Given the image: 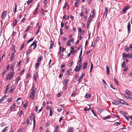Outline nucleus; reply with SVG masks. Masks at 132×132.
<instances>
[{
  "mask_svg": "<svg viewBox=\"0 0 132 132\" xmlns=\"http://www.w3.org/2000/svg\"><path fill=\"white\" fill-rule=\"evenodd\" d=\"M111 117V116H107L103 118V120L109 119Z\"/></svg>",
  "mask_w": 132,
  "mask_h": 132,
  "instance_id": "obj_16",
  "label": "nucleus"
},
{
  "mask_svg": "<svg viewBox=\"0 0 132 132\" xmlns=\"http://www.w3.org/2000/svg\"><path fill=\"white\" fill-rule=\"evenodd\" d=\"M73 128L72 127H70L68 129L67 132H73Z\"/></svg>",
  "mask_w": 132,
  "mask_h": 132,
  "instance_id": "obj_19",
  "label": "nucleus"
},
{
  "mask_svg": "<svg viewBox=\"0 0 132 132\" xmlns=\"http://www.w3.org/2000/svg\"><path fill=\"white\" fill-rule=\"evenodd\" d=\"M38 77V75L36 72H35L34 73V78L36 81L37 80V78Z\"/></svg>",
  "mask_w": 132,
  "mask_h": 132,
  "instance_id": "obj_9",
  "label": "nucleus"
},
{
  "mask_svg": "<svg viewBox=\"0 0 132 132\" xmlns=\"http://www.w3.org/2000/svg\"><path fill=\"white\" fill-rule=\"evenodd\" d=\"M25 70L24 69H23L22 71L21 72V73L20 74V75H22L23 74V73L25 71Z\"/></svg>",
  "mask_w": 132,
  "mask_h": 132,
  "instance_id": "obj_58",
  "label": "nucleus"
},
{
  "mask_svg": "<svg viewBox=\"0 0 132 132\" xmlns=\"http://www.w3.org/2000/svg\"><path fill=\"white\" fill-rule=\"evenodd\" d=\"M21 99V98H18L17 100L16 101V102L19 105H20V102H20L19 101Z\"/></svg>",
  "mask_w": 132,
  "mask_h": 132,
  "instance_id": "obj_27",
  "label": "nucleus"
},
{
  "mask_svg": "<svg viewBox=\"0 0 132 132\" xmlns=\"http://www.w3.org/2000/svg\"><path fill=\"white\" fill-rule=\"evenodd\" d=\"M24 45H25L24 43H23V44H22V46H21V48L20 49V51H21L22 50L23 48L24 47Z\"/></svg>",
  "mask_w": 132,
  "mask_h": 132,
  "instance_id": "obj_36",
  "label": "nucleus"
},
{
  "mask_svg": "<svg viewBox=\"0 0 132 132\" xmlns=\"http://www.w3.org/2000/svg\"><path fill=\"white\" fill-rule=\"evenodd\" d=\"M7 11H4L2 13L1 15V18L3 20H5V19L7 16Z\"/></svg>",
  "mask_w": 132,
  "mask_h": 132,
  "instance_id": "obj_2",
  "label": "nucleus"
},
{
  "mask_svg": "<svg viewBox=\"0 0 132 132\" xmlns=\"http://www.w3.org/2000/svg\"><path fill=\"white\" fill-rule=\"evenodd\" d=\"M28 105V102L27 101H26L25 102L24 104V107L25 108H26Z\"/></svg>",
  "mask_w": 132,
  "mask_h": 132,
  "instance_id": "obj_33",
  "label": "nucleus"
},
{
  "mask_svg": "<svg viewBox=\"0 0 132 132\" xmlns=\"http://www.w3.org/2000/svg\"><path fill=\"white\" fill-rule=\"evenodd\" d=\"M8 127H6L1 132H6L7 131L6 129Z\"/></svg>",
  "mask_w": 132,
  "mask_h": 132,
  "instance_id": "obj_34",
  "label": "nucleus"
},
{
  "mask_svg": "<svg viewBox=\"0 0 132 132\" xmlns=\"http://www.w3.org/2000/svg\"><path fill=\"white\" fill-rule=\"evenodd\" d=\"M119 103H121V104H123L125 103V101L122 100H121L120 101Z\"/></svg>",
  "mask_w": 132,
  "mask_h": 132,
  "instance_id": "obj_35",
  "label": "nucleus"
},
{
  "mask_svg": "<svg viewBox=\"0 0 132 132\" xmlns=\"http://www.w3.org/2000/svg\"><path fill=\"white\" fill-rule=\"evenodd\" d=\"M92 50L90 49L89 51H88L86 53V54L87 55L88 54L92 52Z\"/></svg>",
  "mask_w": 132,
  "mask_h": 132,
  "instance_id": "obj_45",
  "label": "nucleus"
},
{
  "mask_svg": "<svg viewBox=\"0 0 132 132\" xmlns=\"http://www.w3.org/2000/svg\"><path fill=\"white\" fill-rule=\"evenodd\" d=\"M38 10V9L37 8H36L35 9V10L33 12V14H36L37 13Z\"/></svg>",
  "mask_w": 132,
  "mask_h": 132,
  "instance_id": "obj_29",
  "label": "nucleus"
},
{
  "mask_svg": "<svg viewBox=\"0 0 132 132\" xmlns=\"http://www.w3.org/2000/svg\"><path fill=\"white\" fill-rule=\"evenodd\" d=\"M38 105H36V107H35V109H36V112H37V111H38Z\"/></svg>",
  "mask_w": 132,
  "mask_h": 132,
  "instance_id": "obj_56",
  "label": "nucleus"
},
{
  "mask_svg": "<svg viewBox=\"0 0 132 132\" xmlns=\"http://www.w3.org/2000/svg\"><path fill=\"white\" fill-rule=\"evenodd\" d=\"M17 23V21L16 20H15L14 21V22L13 24V26L14 27L16 24Z\"/></svg>",
  "mask_w": 132,
  "mask_h": 132,
  "instance_id": "obj_32",
  "label": "nucleus"
},
{
  "mask_svg": "<svg viewBox=\"0 0 132 132\" xmlns=\"http://www.w3.org/2000/svg\"><path fill=\"white\" fill-rule=\"evenodd\" d=\"M65 27L66 29H67V30H68L69 29V26L66 24H65Z\"/></svg>",
  "mask_w": 132,
  "mask_h": 132,
  "instance_id": "obj_52",
  "label": "nucleus"
},
{
  "mask_svg": "<svg viewBox=\"0 0 132 132\" xmlns=\"http://www.w3.org/2000/svg\"><path fill=\"white\" fill-rule=\"evenodd\" d=\"M16 105V103H14L13 105L11 106V107L10 108V110H12L13 109L15 108V106Z\"/></svg>",
  "mask_w": 132,
  "mask_h": 132,
  "instance_id": "obj_20",
  "label": "nucleus"
},
{
  "mask_svg": "<svg viewBox=\"0 0 132 132\" xmlns=\"http://www.w3.org/2000/svg\"><path fill=\"white\" fill-rule=\"evenodd\" d=\"M64 23L62 22L61 23V28H63L64 26Z\"/></svg>",
  "mask_w": 132,
  "mask_h": 132,
  "instance_id": "obj_57",
  "label": "nucleus"
},
{
  "mask_svg": "<svg viewBox=\"0 0 132 132\" xmlns=\"http://www.w3.org/2000/svg\"><path fill=\"white\" fill-rule=\"evenodd\" d=\"M114 81L116 83V84H117V85H118V81L116 79L115 77H114Z\"/></svg>",
  "mask_w": 132,
  "mask_h": 132,
  "instance_id": "obj_51",
  "label": "nucleus"
},
{
  "mask_svg": "<svg viewBox=\"0 0 132 132\" xmlns=\"http://www.w3.org/2000/svg\"><path fill=\"white\" fill-rule=\"evenodd\" d=\"M30 121L28 117L27 118V121H26V123L28 124V125L29 124V121Z\"/></svg>",
  "mask_w": 132,
  "mask_h": 132,
  "instance_id": "obj_47",
  "label": "nucleus"
},
{
  "mask_svg": "<svg viewBox=\"0 0 132 132\" xmlns=\"http://www.w3.org/2000/svg\"><path fill=\"white\" fill-rule=\"evenodd\" d=\"M76 92H73L71 94V96L72 97L74 95H75L76 94Z\"/></svg>",
  "mask_w": 132,
  "mask_h": 132,
  "instance_id": "obj_61",
  "label": "nucleus"
},
{
  "mask_svg": "<svg viewBox=\"0 0 132 132\" xmlns=\"http://www.w3.org/2000/svg\"><path fill=\"white\" fill-rule=\"evenodd\" d=\"M20 79V78L19 77H18L16 79V81L17 83V84H18Z\"/></svg>",
  "mask_w": 132,
  "mask_h": 132,
  "instance_id": "obj_43",
  "label": "nucleus"
},
{
  "mask_svg": "<svg viewBox=\"0 0 132 132\" xmlns=\"http://www.w3.org/2000/svg\"><path fill=\"white\" fill-rule=\"evenodd\" d=\"M94 17V16L93 15H90L89 18V19H90V20H92Z\"/></svg>",
  "mask_w": 132,
  "mask_h": 132,
  "instance_id": "obj_38",
  "label": "nucleus"
},
{
  "mask_svg": "<svg viewBox=\"0 0 132 132\" xmlns=\"http://www.w3.org/2000/svg\"><path fill=\"white\" fill-rule=\"evenodd\" d=\"M33 120L34 123L33 127L34 128L35 126V116H34L33 117Z\"/></svg>",
  "mask_w": 132,
  "mask_h": 132,
  "instance_id": "obj_26",
  "label": "nucleus"
},
{
  "mask_svg": "<svg viewBox=\"0 0 132 132\" xmlns=\"http://www.w3.org/2000/svg\"><path fill=\"white\" fill-rule=\"evenodd\" d=\"M61 96V93H59L57 94V96L59 97Z\"/></svg>",
  "mask_w": 132,
  "mask_h": 132,
  "instance_id": "obj_63",
  "label": "nucleus"
},
{
  "mask_svg": "<svg viewBox=\"0 0 132 132\" xmlns=\"http://www.w3.org/2000/svg\"><path fill=\"white\" fill-rule=\"evenodd\" d=\"M37 90V89L35 86H33L31 89V92L30 94L29 97L33 100L35 97L36 93Z\"/></svg>",
  "mask_w": 132,
  "mask_h": 132,
  "instance_id": "obj_1",
  "label": "nucleus"
},
{
  "mask_svg": "<svg viewBox=\"0 0 132 132\" xmlns=\"http://www.w3.org/2000/svg\"><path fill=\"white\" fill-rule=\"evenodd\" d=\"M13 75L14 73L13 72H11L9 73L7 76V79L10 80Z\"/></svg>",
  "mask_w": 132,
  "mask_h": 132,
  "instance_id": "obj_6",
  "label": "nucleus"
},
{
  "mask_svg": "<svg viewBox=\"0 0 132 132\" xmlns=\"http://www.w3.org/2000/svg\"><path fill=\"white\" fill-rule=\"evenodd\" d=\"M33 1V0H28L27 2V3L28 4L29 3H32Z\"/></svg>",
  "mask_w": 132,
  "mask_h": 132,
  "instance_id": "obj_44",
  "label": "nucleus"
},
{
  "mask_svg": "<svg viewBox=\"0 0 132 132\" xmlns=\"http://www.w3.org/2000/svg\"><path fill=\"white\" fill-rule=\"evenodd\" d=\"M10 86L9 84H8L6 86V88L5 90V93H7L8 90L9 89Z\"/></svg>",
  "mask_w": 132,
  "mask_h": 132,
  "instance_id": "obj_17",
  "label": "nucleus"
},
{
  "mask_svg": "<svg viewBox=\"0 0 132 132\" xmlns=\"http://www.w3.org/2000/svg\"><path fill=\"white\" fill-rule=\"evenodd\" d=\"M85 75L84 73H82L80 77L79 78L77 81L78 83H79L81 82L82 80L83 79V78L85 76Z\"/></svg>",
  "mask_w": 132,
  "mask_h": 132,
  "instance_id": "obj_4",
  "label": "nucleus"
},
{
  "mask_svg": "<svg viewBox=\"0 0 132 132\" xmlns=\"http://www.w3.org/2000/svg\"><path fill=\"white\" fill-rule=\"evenodd\" d=\"M73 63V61H71L69 64V66H71L72 65Z\"/></svg>",
  "mask_w": 132,
  "mask_h": 132,
  "instance_id": "obj_60",
  "label": "nucleus"
},
{
  "mask_svg": "<svg viewBox=\"0 0 132 132\" xmlns=\"http://www.w3.org/2000/svg\"><path fill=\"white\" fill-rule=\"evenodd\" d=\"M34 37L33 36L32 38H31L27 42V44H28L31 41H32L34 39Z\"/></svg>",
  "mask_w": 132,
  "mask_h": 132,
  "instance_id": "obj_39",
  "label": "nucleus"
},
{
  "mask_svg": "<svg viewBox=\"0 0 132 132\" xmlns=\"http://www.w3.org/2000/svg\"><path fill=\"white\" fill-rule=\"evenodd\" d=\"M63 29L62 28H61L60 30V33L61 35H62L63 34Z\"/></svg>",
  "mask_w": 132,
  "mask_h": 132,
  "instance_id": "obj_42",
  "label": "nucleus"
},
{
  "mask_svg": "<svg viewBox=\"0 0 132 132\" xmlns=\"http://www.w3.org/2000/svg\"><path fill=\"white\" fill-rule=\"evenodd\" d=\"M71 53H72L73 52V50L74 49L75 47L74 46H72L71 47Z\"/></svg>",
  "mask_w": 132,
  "mask_h": 132,
  "instance_id": "obj_40",
  "label": "nucleus"
},
{
  "mask_svg": "<svg viewBox=\"0 0 132 132\" xmlns=\"http://www.w3.org/2000/svg\"><path fill=\"white\" fill-rule=\"evenodd\" d=\"M30 28V26H29L28 27L27 29L25 30V31L26 32Z\"/></svg>",
  "mask_w": 132,
  "mask_h": 132,
  "instance_id": "obj_59",
  "label": "nucleus"
},
{
  "mask_svg": "<svg viewBox=\"0 0 132 132\" xmlns=\"http://www.w3.org/2000/svg\"><path fill=\"white\" fill-rule=\"evenodd\" d=\"M72 70L71 69H70L66 73V75H69L70 74V73L71 72Z\"/></svg>",
  "mask_w": 132,
  "mask_h": 132,
  "instance_id": "obj_24",
  "label": "nucleus"
},
{
  "mask_svg": "<svg viewBox=\"0 0 132 132\" xmlns=\"http://www.w3.org/2000/svg\"><path fill=\"white\" fill-rule=\"evenodd\" d=\"M109 10V8L108 7H106L105 8V11H104L103 17L104 15H105V17H106L107 15L108 11Z\"/></svg>",
  "mask_w": 132,
  "mask_h": 132,
  "instance_id": "obj_8",
  "label": "nucleus"
},
{
  "mask_svg": "<svg viewBox=\"0 0 132 132\" xmlns=\"http://www.w3.org/2000/svg\"><path fill=\"white\" fill-rule=\"evenodd\" d=\"M69 42V41L66 44V45L67 46H70L71 45L70 43Z\"/></svg>",
  "mask_w": 132,
  "mask_h": 132,
  "instance_id": "obj_62",
  "label": "nucleus"
},
{
  "mask_svg": "<svg viewBox=\"0 0 132 132\" xmlns=\"http://www.w3.org/2000/svg\"><path fill=\"white\" fill-rule=\"evenodd\" d=\"M81 62V59H80V60L79 61V62L77 63V64L76 66H81L82 64Z\"/></svg>",
  "mask_w": 132,
  "mask_h": 132,
  "instance_id": "obj_22",
  "label": "nucleus"
},
{
  "mask_svg": "<svg viewBox=\"0 0 132 132\" xmlns=\"http://www.w3.org/2000/svg\"><path fill=\"white\" fill-rule=\"evenodd\" d=\"M129 8V7H124L123 9V11L124 13H126V12Z\"/></svg>",
  "mask_w": 132,
  "mask_h": 132,
  "instance_id": "obj_15",
  "label": "nucleus"
},
{
  "mask_svg": "<svg viewBox=\"0 0 132 132\" xmlns=\"http://www.w3.org/2000/svg\"><path fill=\"white\" fill-rule=\"evenodd\" d=\"M68 80L67 79H65L64 80V82L65 83V88L67 86V84H68Z\"/></svg>",
  "mask_w": 132,
  "mask_h": 132,
  "instance_id": "obj_11",
  "label": "nucleus"
},
{
  "mask_svg": "<svg viewBox=\"0 0 132 132\" xmlns=\"http://www.w3.org/2000/svg\"><path fill=\"white\" fill-rule=\"evenodd\" d=\"M120 122H115L114 123V124L116 126H118L120 125Z\"/></svg>",
  "mask_w": 132,
  "mask_h": 132,
  "instance_id": "obj_50",
  "label": "nucleus"
},
{
  "mask_svg": "<svg viewBox=\"0 0 132 132\" xmlns=\"http://www.w3.org/2000/svg\"><path fill=\"white\" fill-rule=\"evenodd\" d=\"M81 67H76L75 70L76 72H78L81 69Z\"/></svg>",
  "mask_w": 132,
  "mask_h": 132,
  "instance_id": "obj_10",
  "label": "nucleus"
},
{
  "mask_svg": "<svg viewBox=\"0 0 132 132\" xmlns=\"http://www.w3.org/2000/svg\"><path fill=\"white\" fill-rule=\"evenodd\" d=\"M130 27V22H129L128 23L127 26L128 32V34L130 33L131 32Z\"/></svg>",
  "mask_w": 132,
  "mask_h": 132,
  "instance_id": "obj_7",
  "label": "nucleus"
},
{
  "mask_svg": "<svg viewBox=\"0 0 132 132\" xmlns=\"http://www.w3.org/2000/svg\"><path fill=\"white\" fill-rule=\"evenodd\" d=\"M99 39V38L98 36H97L95 40V41L96 42H98Z\"/></svg>",
  "mask_w": 132,
  "mask_h": 132,
  "instance_id": "obj_64",
  "label": "nucleus"
},
{
  "mask_svg": "<svg viewBox=\"0 0 132 132\" xmlns=\"http://www.w3.org/2000/svg\"><path fill=\"white\" fill-rule=\"evenodd\" d=\"M113 103L115 105H118L120 103L119 102H118V101L114 102H113Z\"/></svg>",
  "mask_w": 132,
  "mask_h": 132,
  "instance_id": "obj_37",
  "label": "nucleus"
},
{
  "mask_svg": "<svg viewBox=\"0 0 132 132\" xmlns=\"http://www.w3.org/2000/svg\"><path fill=\"white\" fill-rule=\"evenodd\" d=\"M54 46V44L53 42V41L51 40L50 42V49H52Z\"/></svg>",
  "mask_w": 132,
  "mask_h": 132,
  "instance_id": "obj_12",
  "label": "nucleus"
},
{
  "mask_svg": "<svg viewBox=\"0 0 132 132\" xmlns=\"http://www.w3.org/2000/svg\"><path fill=\"white\" fill-rule=\"evenodd\" d=\"M6 96L5 95L4 96L1 98L0 100V103H1L3 102L4 100L6 98Z\"/></svg>",
  "mask_w": 132,
  "mask_h": 132,
  "instance_id": "obj_18",
  "label": "nucleus"
},
{
  "mask_svg": "<svg viewBox=\"0 0 132 132\" xmlns=\"http://www.w3.org/2000/svg\"><path fill=\"white\" fill-rule=\"evenodd\" d=\"M122 55L123 56H124L126 58H128L129 57V53L128 54H126L124 53H123L122 54Z\"/></svg>",
  "mask_w": 132,
  "mask_h": 132,
  "instance_id": "obj_14",
  "label": "nucleus"
},
{
  "mask_svg": "<svg viewBox=\"0 0 132 132\" xmlns=\"http://www.w3.org/2000/svg\"><path fill=\"white\" fill-rule=\"evenodd\" d=\"M15 85H12L9 90V92L10 93H11L12 92L13 90L15 89Z\"/></svg>",
  "mask_w": 132,
  "mask_h": 132,
  "instance_id": "obj_5",
  "label": "nucleus"
},
{
  "mask_svg": "<svg viewBox=\"0 0 132 132\" xmlns=\"http://www.w3.org/2000/svg\"><path fill=\"white\" fill-rule=\"evenodd\" d=\"M51 108H50V113L49 116H52L53 114V111H52L51 110Z\"/></svg>",
  "mask_w": 132,
  "mask_h": 132,
  "instance_id": "obj_30",
  "label": "nucleus"
},
{
  "mask_svg": "<svg viewBox=\"0 0 132 132\" xmlns=\"http://www.w3.org/2000/svg\"><path fill=\"white\" fill-rule=\"evenodd\" d=\"M123 95L127 99H128L129 98V97L130 96L129 95H126L125 94H124Z\"/></svg>",
  "mask_w": 132,
  "mask_h": 132,
  "instance_id": "obj_54",
  "label": "nucleus"
},
{
  "mask_svg": "<svg viewBox=\"0 0 132 132\" xmlns=\"http://www.w3.org/2000/svg\"><path fill=\"white\" fill-rule=\"evenodd\" d=\"M59 126L58 125H57L55 127V130L54 132H58V131L59 130Z\"/></svg>",
  "mask_w": 132,
  "mask_h": 132,
  "instance_id": "obj_21",
  "label": "nucleus"
},
{
  "mask_svg": "<svg viewBox=\"0 0 132 132\" xmlns=\"http://www.w3.org/2000/svg\"><path fill=\"white\" fill-rule=\"evenodd\" d=\"M16 52V51H14L12 53L11 56L10 58V62H12L13 61L14 58V55Z\"/></svg>",
  "mask_w": 132,
  "mask_h": 132,
  "instance_id": "obj_3",
  "label": "nucleus"
},
{
  "mask_svg": "<svg viewBox=\"0 0 132 132\" xmlns=\"http://www.w3.org/2000/svg\"><path fill=\"white\" fill-rule=\"evenodd\" d=\"M86 98H89L91 97V95L90 94L88 93L86 94Z\"/></svg>",
  "mask_w": 132,
  "mask_h": 132,
  "instance_id": "obj_28",
  "label": "nucleus"
},
{
  "mask_svg": "<svg viewBox=\"0 0 132 132\" xmlns=\"http://www.w3.org/2000/svg\"><path fill=\"white\" fill-rule=\"evenodd\" d=\"M125 50L127 52H128L129 50H130V49H129V48H128L127 46H126L125 47Z\"/></svg>",
  "mask_w": 132,
  "mask_h": 132,
  "instance_id": "obj_41",
  "label": "nucleus"
},
{
  "mask_svg": "<svg viewBox=\"0 0 132 132\" xmlns=\"http://www.w3.org/2000/svg\"><path fill=\"white\" fill-rule=\"evenodd\" d=\"M40 31V29H38L37 31V32L36 33L35 35V36H36L38 33Z\"/></svg>",
  "mask_w": 132,
  "mask_h": 132,
  "instance_id": "obj_55",
  "label": "nucleus"
},
{
  "mask_svg": "<svg viewBox=\"0 0 132 132\" xmlns=\"http://www.w3.org/2000/svg\"><path fill=\"white\" fill-rule=\"evenodd\" d=\"M109 67H106V72L107 73V74L109 75Z\"/></svg>",
  "mask_w": 132,
  "mask_h": 132,
  "instance_id": "obj_31",
  "label": "nucleus"
},
{
  "mask_svg": "<svg viewBox=\"0 0 132 132\" xmlns=\"http://www.w3.org/2000/svg\"><path fill=\"white\" fill-rule=\"evenodd\" d=\"M30 49H28L27 51V52L26 53V55H28L29 54V53L30 52Z\"/></svg>",
  "mask_w": 132,
  "mask_h": 132,
  "instance_id": "obj_53",
  "label": "nucleus"
},
{
  "mask_svg": "<svg viewBox=\"0 0 132 132\" xmlns=\"http://www.w3.org/2000/svg\"><path fill=\"white\" fill-rule=\"evenodd\" d=\"M125 92L127 94V95H131L132 93L131 92H130V91L128 90H125Z\"/></svg>",
  "mask_w": 132,
  "mask_h": 132,
  "instance_id": "obj_13",
  "label": "nucleus"
},
{
  "mask_svg": "<svg viewBox=\"0 0 132 132\" xmlns=\"http://www.w3.org/2000/svg\"><path fill=\"white\" fill-rule=\"evenodd\" d=\"M9 67H7L6 69V70H5L4 72H3L2 74V76H3L6 73V72L7 71V70L9 68Z\"/></svg>",
  "mask_w": 132,
  "mask_h": 132,
  "instance_id": "obj_25",
  "label": "nucleus"
},
{
  "mask_svg": "<svg viewBox=\"0 0 132 132\" xmlns=\"http://www.w3.org/2000/svg\"><path fill=\"white\" fill-rule=\"evenodd\" d=\"M38 41L36 40H35L34 41V42L32 43L34 45H37L36 44L37 43Z\"/></svg>",
  "mask_w": 132,
  "mask_h": 132,
  "instance_id": "obj_48",
  "label": "nucleus"
},
{
  "mask_svg": "<svg viewBox=\"0 0 132 132\" xmlns=\"http://www.w3.org/2000/svg\"><path fill=\"white\" fill-rule=\"evenodd\" d=\"M85 10L86 11L85 13L86 14H87L89 12V10H88L87 9H86Z\"/></svg>",
  "mask_w": 132,
  "mask_h": 132,
  "instance_id": "obj_49",
  "label": "nucleus"
},
{
  "mask_svg": "<svg viewBox=\"0 0 132 132\" xmlns=\"http://www.w3.org/2000/svg\"><path fill=\"white\" fill-rule=\"evenodd\" d=\"M15 45H13L12 47V50L13 51H14H14H16L15 50Z\"/></svg>",
  "mask_w": 132,
  "mask_h": 132,
  "instance_id": "obj_46",
  "label": "nucleus"
},
{
  "mask_svg": "<svg viewBox=\"0 0 132 132\" xmlns=\"http://www.w3.org/2000/svg\"><path fill=\"white\" fill-rule=\"evenodd\" d=\"M43 58V56L41 55L39 56V57L38 58L37 60V61L38 62H39L41 61V60Z\"/></svg>",
  "mask_w": 132,
  "mask_h": 132,
  "instance_id": "obj_23",
  "label": "nucleus"
}]
</instances>
